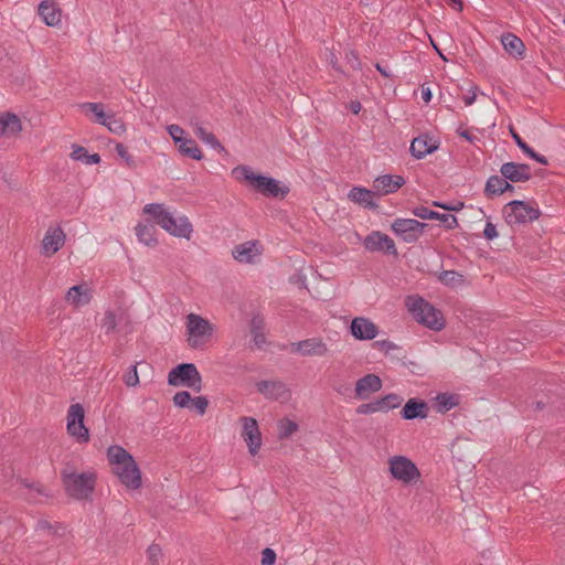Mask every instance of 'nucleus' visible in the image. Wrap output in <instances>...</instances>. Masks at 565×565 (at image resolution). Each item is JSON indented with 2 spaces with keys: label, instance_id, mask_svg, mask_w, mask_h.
<instances>
[{
  "label": "nucleus",
  "instance_id": "nucleus-54",
  "mask_svg": "<svg viewBox=\"0 0 565 565\" xmlns=\"http://www.w3.org/2000/svg\"><path fill=\"white\" fill-rule=\"evenodd\" d=\"M440 206L445 210L459 211L463 206V204L461 203L460 205H456V207H449V206H445V205H440Z\"/></svg>",
  "mask_w": 565,
  "mask_h": 565
},
{
  "label": "nucleus",
  "instance_id": "nucleus-6",
  "mask_svg": "<svg viewBox=\"0 0 565 565\" xmlns=\"http://www.w3.org/2000/svg\"><path fill=\"white\" fill-rule=\"evenodd\" d=\"M63 484L71 498L86 501L92 498L95 488V476L93 472L79 471L67 467L63 471Z\"/></svg>",
  "mask_w": 565,
  "mask_h": 565
},
{
  "label": "nucleus",
  "instance_id": "nucleus-21",
  "mask_svg": "<svg viewBox=\"0 0 565 565\" xmlns=\"http://www.w3.org/2000/svg\"><path fill=\"white\" fill-rule=\"evenodd\" d=\"M92 299L93 290L86 282L70 287L64 295L65 303L75 309L87 306Z\"/></svg>",
  "mask_w": 565,
  "mask_h": 565
},
{
  "label": "nucleus",
  "instance_id": "nucleus-17",
  "mask_svg": "<svg viewBox=\"0 0 565 565\" xmlns=\"http://www.w3.org/2000/svg\"><path fill=\"white\" fill-rule=\"evenodd\" d=\"M380 333L379 326L366 317H355L350 323V334L359 341H372Z\"/></svg>",
  "mask_w": 565,
  "mask_h": 565
},
{
  "label": "nucleus",
  "instance_id": "nucleus-25",
  "mask_svg": "<svg viewBox=\"0 0 565 565\" xmlns=\"http://www.w3.org/2000/svg\"><path fill=\"white\" fill-rule=\"evenodd\" d=\"M292 345L295 351L307 356H323L329 352V347L324 340L317 337L301 340Z\"/></svg>",
  "mask_w": 565,
  "mask_h": 565
},
{
  "label": "nucleus",
  "instance_id": "nucleus-44",
  "mask_svg": "<svg viewBox=\"0 0 565 565\" xmlns=\"http://www.w3.org/2000/svg\"><path fill=\"white\" fill-rule=\"evenodd\" d=\"M124 382L128 387H137L140 383L137 365H134L124 376Z\"/></svg>",
  "mask_w": 565,
  "mask_h": 565
},
{
  "label": "nucleus",
  "instance_id": "nucleus-15",
  "mask_svg": "<svg viewBox=\"0 0 565 565\" xmlns=\"http://www.w3.org/2000/svg\"><path fill=\"white\" fill-rule=\"evenodd\" d=\"M24 131L25 126L20 114L11 109L0 111V140L18 138Z\"/></svg>",
  "mask_w": 565,
  "mask_h": 565
},
{
  "label": "nucleus",
  "instance_id": "nucleus-26",
  "mask_svg": "<svg viewBox=\"0 0 565 565\" xmlns=\"http://www.w3.org/2000/svg\"><path fill=\"white\" fill-rule=\"evenodd\" d=\"M274 431L278 440H289L299 434L300 423L295 416L285 415L277 418Z\"/></svg>",
  "mask_w": 565,
  "mask_h": 565
},
{
  "label": "nucleus",
  "instance_id": "nucleus-7",
  "mask_svg": "<svg viewBox=\"0 0 565 565\" xmlns=\"http://www.w3.org/2000/svg\"><path fill=\"white\" fill-rule=\"evenodd\" d=\"M86 408L81 403L68 406L65 416V431L67 436L78 444H87L90 440V430L85 423Z\"/></svg>",
  "mask_w": 565,
  "mask_h": 565
},
{
  "label": "nucleus",
  "instance_id": "nucleus-30",
  "mask_svg": "<svg viewBox=\"0 0 565 565\" xmlns=\"http://www.w3.org/2000/svg\"><path fill=\"white\" fill-rule=\"evenodd\" d=\"M350 202L358 204L364 209L376 210L379 207L375 201V193L362 186H354L348 193Z\"/></svg>",
  "mask_w": 565,
  "mask_h": 565
},
{
  "label": "nucleus",
  "instance_id": "nucleus-41",
  "mask_svg": "<svg viewBox=\"0 0 565 565\" xmlns=\"http://www.w3.org/2000/svg\"><path fill=\"white\" fill-rule=\"evenodd\" d=\"M106 456L108 459H132V454L119 444L109 445L106 450Z\"/></svg>",
  "mask_w": 565,
  "mask_h": 565
},
{
  "label": "nucleus",
  "instance_id": "nucleus-1",
  "mask_svg": "<svg viewBox=\"0 0 565 565\" xmlns=\"http://www.w3.org/2000/svg\"><path fill=\"white\" fill-rule=\"evenodd\" d=\"M141 215L153 222L168 236L190 242L194 238L195 227L191 217L164 202L150 201L142 205Z\"/></svg>",
  "mask_w": 565,
  "mask_h": 565
},
{
  "label": "nucleus",
  "instance_id": "nucleus-33",
  "mask_svg": "<svg viewBox=\"0 0 565 565\" xmlns=\"http://www.w3.org/2000/svg\"><path fill=\"white\" fill-rule=\"evenodd\" d=\"M402 404V399L396 394H387L374 403L364 405L361 408V412L364 414H371L375 412H387L393 408H397Z\"/></svg>",
  "mask_w": 565,
  "mask_h": 565
},
{
  "label": "nucleus",
  "instance_id": "nucleus-16",
  "mask_svg": "<svg viewBox=\"0 0 565 565\" xmlns=\"http://www.w3.org/2000/svg\"><path fill=\"white\" fill-rule=\"evenodd\" d=\"M426 224L413 218H396L391 224L392 232L406 243L416 242L424 232Z\"/></svg>",
  "mask_w": 565,
  "mask_h": 565
},
{
  "label": "nucleus",
  "instance_id": "nucleus-35",
  "mask_svg": "<svg viewBox=\"0 0 565 565\" xmlns=\"http://www.w3.org/2000/svg\"><path fill=\"white\" fill-rule=\"evenodd\" d=\"M414 215L422 220H439L446 224L449 230L455 228L458 225L457 217L448 214H439L434 211H429L426 207H417L414 210Z\"/></svg>",
  "mask_w": 565,
  "mask_h": 565
},
{
  "label": "nucleus",
  "instance_id": "nucleus-39",
  "mask_svg": "<svg viewBox=\"0 0 565 565\" xmlns=\"http://www.w3.org/2000/svg\"><path fill=\"white\" fill-rule=\"evenodd\" d=\"M104 127L108 129L109 132L115 134L117 136H121L126 134L127 126L120 117L115 114H108L106 121L103 124Z\"/></svg>",
  "mask_w": 565,
  "mask_h": 565
},
{
  "label": "nucleus",
  "instance_id": "nucleus-53",
  "mask_svg": "<svg viewBox=\"0 0 565 565\" xmlns=\"http://www.w3.org/2000/svg\"><path fill=\"white\" fill-rule=\"evenodd\" d=\"M449 1L457 6L458 11H461L463 9L462 0H449Z\"/></svg>",
  "mask_w": 565,
  "mask_h": 565
},
{
  "label": "nucleus",
  "instance_id": "nucleus-52",
  "mask_svg": "<svg viewBox=\"0 0 565 565\" xmlns=\"http://www.w3.org/2000/svg\"><path fill=\"white\" fill-rule=\"evenodd\" d=\"M348 109L352 114L359 115L363 110V106L359 100H352L348 104Z\"/></svg>",
  "mask_w": 565,
  "mask_h": 565
},
{
  "label": "nucleus",
  "instance_id": "nucleus-9",
  "mask_svg": "<svg viewBox=\"0 0 565 565\" xmlns=\"http://www.w3.org/2000/svg\"><path fill=\"white\" fill-rule=\"evenodd\" d=\"M168 132L172 138L175 150L181 157L201 161L204 159V152L198 142L180 126L171 125Z\"/></svg>",
  "mask_w": 565,
  "mask_h": 565
},
{
  "label": "nucleus",
  "instance_id": "nucleus-13",
  "mask_svg": "<svg viewBox=\"0 0 565 565\" xmlns=\"http://www.w3.org/2000/svg\"><path fill=\"white\" fill-rule=\"evenodd\" d=\"M242 438L248 449V454L255 457L263 446V433L255 417L245 416L241 419Z\"/></svg>",
  "mask_w": 565,
  "mask_h": 565
},
{
  "label": "nucleus",
  "instance_id": "nucleus-55",
  "mask_svg": "<svg viewBox=\"0 0 565 565\" xmlns=\"http://www.w3.org/2000/svg\"><path fill=\"white\" fill-rule=\"evenodd\" d=\"M460 136H461V137H463V138H465V139H467V140H471V137H470V135H469V132H468V131H461V132H460Z\"/></svg>",
  "mask_w": 565,
  "mask_h": 565
},
{
  "label": "nucleus",
  "instance_id": "nucleus-2",
  "mask_svg": "<svg viewBox=\"0 0 565 565\" xmlns=\"http://www.w3.org/2000/svg\"><path fill=\"white\" fill-rule=\"evenodd\" d=\"M233 177L252 191L265 198L285 200L290 194V186L282 180L266 175L246 166L236 167Z\"/></svg>",
  "mask_w": 565,
  "mask_h": 565
},
{
  "label": "nucleus",
  "instance_id": "nucleus-32",
  "mask_svg": "<svg viewBox=\"0 0 565 565\" xmlns=\"http://www.w3.org/2000/svg\"><path fill=\"white\" fill-rule=\"evenodd\" d=\"M500 172L507 181L518 183L530 180L529 167L525 164L508 162L501 166Z\"/></svg>",
  "mask_w": 565,
  "mask_h": 565
},
{
  "label": "nucleus",
  "instance_id": "nucleus-43",
  "mask_svg": "<svg viewBox=\"0 0 565 565\" xmlns=\"http://www.w3.org/2000/svg\"><path fill=\"white\" fill-rule=\"evenodd\" d=\"M100 327L106 332H111L117 327V316L113 311H106L100 318Z\"/></svg>",
  "mask_w": 565,
  "mask_h": 565
},
{
  "label": "nucleus",
  "instance_id": "nucleus-49",
  "mask_svg": "<svg viewBox=\"0 0 565 565\" xmlns=\"http://www.w3.org/2000/svg\"><path fill=\"white\" fill-rule=\"evenodd\" d=\"M483 236L487 239H494L495 237H498V231L495 225L490 222L487 223L483 230Z\"/></svg>",
  "mask_w": 565,
  "mask_h": 565
},
{
  "label": "nucleus",
  "instance_id": "nucleus-8",
  "mask_svg": "<svg viewBox=\"0 0 565 565\" xmlns=\"http://www.w3.org/2000/svg\"><path fill=\"white\" fill-rule=\"evenodd\" d=\"M254 388L263 397L281 405L289 404L294 399L291 387L276 379H259L254 382Z\"/></svg>",
  "mask_w": 565,
  "mask_h": 565
},
{
  "label": "nucleus",
  "instance_id": "nucleus-29",
  "mask_svg": "<svg viewBox=\"0 0 565 565\" xmlns=\"http://www.w3.org/2000/svg\"><path fill=\"white\" fill-rule=\"evenodd\" d=\"M404 184H405V179L402 175L383 174V175H379L374 180L373 188L377 193H380L382 195H388V194L395 193Z\"/></svg>",
  "mask_w": 565,
  "mask_h": 565
},
{
  "label": "nucleus",
  "instance_id": "nucleus-38",
  "mask_svg": "<svg viewBox=\"0 0 565 565\" xmlns=\"http://www.w3.org/2000/svg\"><path fill=\"white\" fill-rule=\"evenodd\" d=\"M459 405V397L456 394L443 393L435 397L434 406L437 413L446 414Z\"/></svg>",
  "mask_w": 565,
  "mask_h": 565
},
{
  "label": "nucleus",
  "instance_id": "nucleus-4",
  "mask_svg": "<svg viewBox=\"0 0 565 565\" xmlns=\"http://www.w3.org/2000/svg\"><path fill=\"white\" fill-rule=\"evenodd\" d=\"M215 332V324L206 317L196 312H189L184 317V339L190 349H202L212 341Z\"/></svg>",
  "mask_w": 565,
  "mask_h": 565
},
{
  "label": "nucleus",
  "instance_id": "nucleus-22",
  "mask_svg": "<svg viewBox=\"0 0 565 565\" xmlns=\"http://www.w3.org/2000/svg\"><path fill=\"white\" fill-rule=\"evenodd\" d=\"M383 387L382 379L374 373L361 376L354 384V394L359 399H367Z\"/></svg>",
  "mask_w": 565,
  "mask_h": 565
},
{
  "label": "nucleus",
  "instance_id": "nucleus-45",
  "mask_svg": "<svg viewBox=\"0 0 565 565\" xmlns=\"http://www.w3.org/2000/svg\"><path fill=\"white\" fill-rule=\"evenodd\" d=\"M478 94H479V87L476 85L471 86L467 90V93L462 96L463 104L467 107L472 106L478 99Z\"/></svg>",
  "mask_w": 565,
  "mask_h": 565
},
{
  "label": "nucleus",
  "instance_id": "nucleus-46",
  "mask_svg": "<svg viewBox=\"0 0 565 565\" xmlns=\"http://www.w3.org/2000/svg\"><path fill=\"white\" fill-rule=\"evenodd\" d=\"M514 138L519 145V147L526 152L529 156H531L533 159L539 161L540 163L547 164V161L545 158L537 156L531 148H529L518 135H514Z\"/></svg>",
  "mask_w": 565,
  "mask_h": 565
},
{
  "label": "nucleus",
  "instance_id": "nucleus-34",
  "mask_svg": "<svg viewBox=\"0 0 565 565\" xmlns=\"http://www.w3.org/2000/svg\"><path fill=\"white\" fill-rule=\"evenodd\" d=\"M513 186L503 177L491 175L484 183V195L488 199H492L498 195H502L505 192L512 191Z\"/></svg>",
  "mask_w": 565,
  "mask_h": 565
},
{
  "label": "nucleus",
  "instance_id": "nucleus-47",
  "mask_svg": "<svg viewBox=\"0 0 565 565\" xmlns=\"http://www.w3.org/2000/svg\"><path fill=\"white\" fill-rule=\"evenodd\" d=\"M276 553L273 548L266 547L262 551L260 564L262 565H275Z\"/></svg>",
  "mask_w": 565,
  "mask_h": 565
},
{
  "label": "nucleus",
  "instance_id": "nucleus-40",
  "mask_svg": "<svg viewBox=\"0 0 565 565\" xmlns=\"http://www.w3.org/2000/svg\"><path fill=\"white\" fill-rule=\"evenodd\" d=\"M84 109L90 114L94 120L102 125L106 121L109 113L106 111L105 106L102 103H86Z\"/></svg>",
  "mask_w": 565,
  "mask_h": 565
},
{
  "label": "nucleus",
  "instance_id": "nucleus-3",
  "mask_svg": "<svg viewBox=\"0 0 565 565\" xmlns=\"http://www.w3.org/2000/svg\"><path fill=\"white\" fill-rule=\"evenodd\" d=\"M404 307L413 321L431 332H443L448 326L445 312L422 296L409 295L405 297Z\"/></svg>",
  "mask_w": 565,
  "mask_h": 565
},
{
  "label": "nucleus",
  "instance_id": "nucleus-42",
  "mask_svg": "<svg viewBox=\"0 0 565 565\" xmlns=\"http://www.w3.org/2000/svg\"><path fill=\"white\" fill-rule=\"evenodd\" d=\"M195 132H196L198 137L201 138V140L211 145L213 148L218 149V150L223 149L222 143L220 142V140L216 138V136L214 134H212L201 127L198 128L195 130Z\"/></svg>",
  "mask_w": 565,
  "mask_h": 565
},
{
  "label": "nucleus",
  "instance_id": "nucleus-48",
  "mask_svg": "<svg viewBox=\"0 0 565 565\" xmlns=\"http://www.w3.org/2000/svg\"><path fill=\"white\" fill-rule=\"evenodd\" d=\"M147 554L152 562H158L162 556V550L159 545L152 544L148 547Z\"/></svg>",
  "mask_w": 565,
  "mask_h": 565
},
{
  "label": "nucleus",
  "instance_id": "nucleus-11",
  "mask_svg": "<svg viewBox=\"0 0 565 565\" xmlns=\"http://www.w3.org/2000/svg\"><path fill=\"white\" fill-rule=\"evenodd\" d=\"M66 243V233L60 225L49 226L40 242V255L44 258L55 256Z\"/></svg>",
  "mask_w": 565,
  "mask_h": 565
},
{
  "label": "nucleus",
  "instance_id": "nucleus-23",
  "mask_svg": "<svg viewBox=\"0 0 565 565\" xmlns=\"http://www.w3.org/2000/svg\"><path fill=\"white\" fill-rule=\"evenodd\" d=\"M173 405L178 408H190L196 412L199 415H203L206 412L209 401L203 396H192L186 391L178 392L172 398Z\"/></svg>",
  "mask_w": 565,
  "mask_h": 565
},
{
  "label": "nucleus",
  "instance_id": "nucleus-56",
  "mask_svg": "<svg viewBox=\"0 0 565 565\" xmlns=\"http://www.w3.org/2000/svg\"><path fill=\"white\" fill-rule=\"evenodd\" d=\"M255 341H256L257 343L264 342V338H263L262 335H256V337H255Z\"/></svg>",
  "mask_w": 565,
  "mask_h": 565
},
{
  "label": "nucleus",
  "instance_id": "nucleus-12",
  "mask_svg": "<svg viewBox=\"0 0 565 565\" xmlns=\"http://www.w3.org/2000/svg\"><path fill=\"white\" fill-rule=\"evenodd\" d=\"M168 383L174 387H196L201 384V375L194 364L182 363L168 373Z\"/></svg>",
  "mask_w": 565,
  "mask_h": 565
},
{
  "label": "nucleus",
  "instance_id": "nucleus-31",
  "mask_svg": "<svg viewBox=\"0 0 565 565\" xmlns=\"http://www.w3.org/2000/svg\"><path fill=\"white\" fill-rule=\"evenodd\" d=\"M429 407L427 403L418 398H409L402 408V416L406 420L415 418L425 419L428 416Z\"/></svg>",
  "mask_w": 565,
  "mask_h": 565
},
{
  "label": "nucleus",
  "instance_id": "nucleus-24",
  "mask_svg": "<svg viewBox=\"0 0 565 565\" xmlns=\"http://www.w3.org/2000/svg\"><path fill=\"white\" fill-rule=\"evenodd\" d=\"M156 224H148L145 222H138L134 226V234L137 242L145 247H156L160 243V237L156 228Z\"/></svg>",
  "mask_w": 565,
  "mask_h": 565
},
{
  "label": "nucleus",
  "instance_id": "nucleus-18",
  "mask_svg": "<svg viewBox=\"0 0 565 565\" xmlns=\"http://www.w3.org/2000/svg\"><path fill=\"white\" fill-rule=\"evenodd\" d=\"M392 477L402 483H416L420 479L419 469L413 461H388Z\"/></svg>",
  "mask_w": 565,
  "mask_h": 565
},
{
  "label": "nucleus",
  "instance_id": "nucleus-19",
  "mask_svg": "<svg viewBox=\"0 0 565 565\" xmlns=\"http://www.w3.org/2000/svg\"><path fill=\"white\" fill-rule=\"evenodd\" d=\"M363 246L370 252H382L387 255L397 256V249L394 241L386 234L374 231L365 236Z\"/></svg>",
  "mask_w": 565,
  "mask_h": 565
},
{
  "label": "nucleus",
  "instance_id": "nucleus-57",
  "mask_svg": "<svg viewBox=\"0 0 565 565\" xmlns=\"http://www.w3.org/2000/svg\"><path fill=\"white\" fill-rule=\"evenodd\" d=\"M262 323H263V320H260V319L259 320H256V319L253 320V324L255 327L258 326V324L260 326Z\"/></svg>",
  "mask_w": 565,
  "mask_h": 565
},
{
  "label": "nucleus",
  "instance_id": "nucleus-51",
  "mask_svg": "<svg viewBox=\"0 0 565 565\" xmlns=\"http://www.w3.org/2000/svg\"><path fill=\"white\" fill-rule=\"evenodd\" d=\"M116 152L121 159L126 160L127 162L131 159L128 149L121 143L116 145Z\"/></svg>",
  "mask_w": 565,
  "mask_h": 565
},
{
  "label": "nucleus",
  "instance_id": "nucleus-37",
  "mask_svg": "<svg viewBox=\"0 0 565 565\" xmlns=\"http://www.w3.org/2000/svg\"><path fill=\"white\" fill-rule=\"evenodd\" d=\"M436 278L440 284L449 288H458L465 285V276L456 270L447 269L436 274Z\"/></svg>",
  "mask_w": 565,
  "mask_h": 565
},
{
  "label": "nucleus",
  "instance_id": "nucleus-10",
  "mask_svg": "<svg viewBox=\"0 0 565 565\" xmlns=\"http://www.w3.org/2000/svg\"><path fill=\"white\" fill-rule=\"evenodd\" d=\"M110 471L128 489L141 486L142 473L136 461H110Z\"/></svg>",
  "mask_w": 565,
  "mask_h": 565
},
{
  "label": "nucleus",
  "instance_id": "nucleus-36",
  "mask_svg": "<svg viewBox=\"0 0 565 565\" xmlns=\"http://www.w3.org/2000/svg\"><path fill=\"white\" fill-rule=\"evenodd\" d=\"M70 158L87 166L98 164L102 160L98 153H89L85 147L77 143L71 146Z\"/></svg>",
  "mask_w": 565,
  "mask_h": 565
},
{
  "label": "nucleus",
  "instance_id": "nucleus-5",
  "mask_svg": "<svg viewBox=\"0 0 565 565\" xmlns=\"http://www.w3.org/2000/svg\"><path fill=\"white\" fill-rule=\"evenodd\" d=\"M502 215L509 226L520 227L539 222L543 212L536 201L521 199L508 202L502 207Z\"/></svg>",
  "mask_w": 565,
  "mask_h": 565
},
{
  "label": "nucleus",
  "instance_id": "nucleus-20",
  "mask_svg": "<svg viewBox=\"0 0 565 565\" xmlns=\"http://www.w3.org/2000/svg\"><path fill=\"white\" fill-rule=\"evenodd\" d=\"M38 14L42 22L50 28L62 24L63 10L56 0H42L38 6Z\"/></svg>",
  "mask_w": 565,
  "mask_h": 565
},
{
  "label": "nucleus",
  "instance_id": "nucleus-14",
  "mask_svg": "<svg viewBox=\"0 0 565 565\" xmlns=\"http://www.w3.org/2000/svg\"><path fill=\"white\" fill-rule=\"evenodd\" d=\"M263 253V244L257 239H249L236 244L231 250V256L238 264L254 265Z\"/></svg>",
  "mask_w": 565,
  "mask_h": 565
},
{
  "label": "nucleus",
  "instance_id": "nucleus-50",
  "mask_svg": "<svg viewBox=\"0 0 565 565\" xmlns=\"http://www.w3.org/2000/svg\"><path fill=\"white\" fill-rule=\"evenodd\" d=\"M420 94H422V98L425 102V104H428L433 98V92L429 86L422 85Z\"/></svg>",
  "mask_w": 565,
  "mask_h": 565
},
{
  "label": "nucleus",
  "instance_id": "nucleus-27",
  "mask_svg": "<svg viewBox=\"0 0 565 565\" xmlns=\"http://www.w3.org/2000/svg\"><path fill=\"white\" fill-rule=\"evenodd\" d=\"M438 147L439 142L437 139L428 135H420L413 139L409 151L415 159H423L436 151Z\"/></svg>",
  "mask_w": 565,
  "mask_h": 565
},
{
  "label": "nucleus",
  "instance_id": "nucleus-58",
  "mask_svg": "<svg viewBox=\"0 0 565 565\" xmlns=\"http://www.w3.org/2000/svg\"><path fill=\"white\" fill-rule=\"evenodd\" d=\"M438 55H440V57H441V58L446 60V58L444 57V54H441V52H438Z\"/></svg>",
  "mask_w": 565,
  "mask_h": 565
},
{
  "label": "nucleus",
  "instance_id": "nucleus-59",
  "mask_svg": "<svg viewBox=\"0 0 565 565\" xmlns=\"http://www.w3.org/2000/svg\"><path fill=\"white\" fill-rule=\"evenodd\" d=\"M438 55H440V57H441V58L446 60V58L444 57V54H441V52H438Z\"/></svg>",
  "mask_w": 565,
  "mask_h": 565
},
{
  "label": "nucleus",
  "instance_id": "nucleus-28",
  "mask_svg": "<svg viewBox=\"0 0 565 565\" xmlns=\"http://www.w3.org/2000/svg\"><path fill=\"white\" fill-rule=\"evenodd\" d=\"M500 42L509 57L515 61H522L526 57V46L524 42L512 33L501 35Z\"/></svg>",
  "mask_w": 565,
  "mask_h": 565
}]
</instances>
